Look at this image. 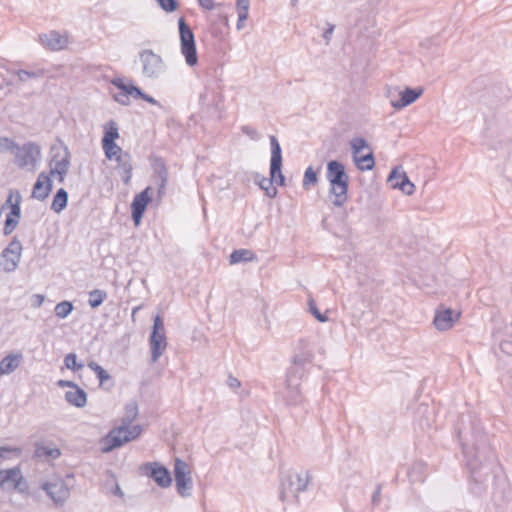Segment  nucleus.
Masks as SVG:
<instances>
[{"label":"nucleus","mask_w":512,"mask_h":512,"mask_svg":"<svg viewBox=\"0 0 512 512\" xmlns=\"http://www.w3.org/2000/svg\"><path fill=\"white\" fill-rule=\"evenodd\" d=\"M44 302V295L34 294L32 295V306L35 308L40 307Z\"/></svg>","instance_id":"obj_59"},{"label":"nucleus","mask_w":512,"mask_h":512,"mask_svg":"<svg viewBox=\"0 0 512 512\" xmlns=\"http://www.w3.org/2000/svg\"><path fill=\"white\" fill-rule=\"evenodd\" d=\"M270 148H271V158H270V169L269 174L270 178L265 177L264 175L254 172L253 180L256 185L259 186L261 190L265 192V195L269 198H275L277 196L278 190L273 186L275 183L278 186L285 185V177L282 173V149L280 143L276 136L270 135Z\"/></svg>","instance_id":"obj_2"},{"label":"nucleus","mask_w":512,"mask_h":512,"mask_svg":"<svg viewBox=\"0 0 512 512\" xmlns=\"http://www.w3.org/2000/svg\"><path fill=\"white\" fill-rule=\"evenodd\" d=\"M310 313L321 323H325L328 321V317L321 313L313 299H310L308 302Z\"/></svg>","instance_id":"obj_49"},{"label":"nucleus","mask_w":512,"mask_h":512,"mask_svg":"<svg viewBox=\"0 0 512 512\" xmlns=\"http://www.w3.org/2000/svg\"><path fill=\"white\" fill-rule=\"evenodd\" d=\"M211 33L215 37H219L229 29V20L225 14L210 15Z\"/></svg>","instance_id":"obj_26"},{"label":"nucleus","mask_w":512,"mask_h":512,"mask_svg":"<svg viewBox=\"0 0 512 512\" xmlns=\"http://www.w3.org/2000/svg\"><path fill=\"white\" fill-rule=\"evenodd\" d=\"M21 201L22 196L18 190L15 191V201L13 204H11L10 212L7 214V216L14 217L18 220L21 218Z\"/></svg>","instance_id":"obj_45"},{"label":"nucleus","mask_w":512,"mask_h":512,"mask_svg":"<svg viewBox=\"0 0 512 512\" xmlns=\"http://www.w3.org/2000/svg\"><path fill=\"white\" fill-rule=\"evenodd\" d=\"M146 475L152 478L161 488H167L172 483L169 470L157 462H149L144 465Z\"/></svg>","instance_id":"obj_15"},{"label":"nucleus","mask_w":512,"mask_h":512,"mask_svg":"<svg viewBox=\"0 0 512 512\" xmlns=\"http://www.w3.org/2000/svg\"><path fill=\"white\" fill-rule=\"evenodd\" d=\"M138 416V404L136 401L131 400L125 405V413L122 418L121 424L131 425V423Z\"/></svg>","instance_id":"obj_37"},{"label":"nucleus","mask_w":512,"mask_h":512,"mask_svg":"<svg viewBox=\"0 0 512 512\" xmlns=\"http://www.w3.org/2000/svg\"><path fill=\"white\" fill-rule=\"evenodd\" d=\"M427 475V464L416 461L407 470V476L411 483L423 482Z\"/></svg>","instance_id":"obj_28"},{"label":"nucleus","mask_w":512,"mask_h":512,"mask_svg":"<svg viewBox=\"0 0 512 512\" xmlns=\"http://www.w3.org/2000/svg\"><path fill=\"white\" fill-rule=\"evenodd\" d=\"M13 73L18 76V79L21 82H25L29 79H38L43 77L45 75V70L41 68L35 70L18 69L13 71Z\"/></svg>","instance_id":"obj_39"},{"label":"nucleus","mask_w":512,"mask_h":512,"mask_svg":"<svg viewBox=\"0 0 512 512\" xmlns=\"http://www.w3.org/2000/svg\"><path fill=\"white\" fill-rule=\"evenodd\" d=\"M22 249L20 240L14 236L0 254V269L6 273L14 272L21 260Z\"/></svg>","instance_id":"obj_9"},{"label":"nucleus","mask_w":512,"mask_h":512,"mask_svg":"<svg viewBox=\"0 0 512 512\" xmlns=\"http://www.w3.org/2000/svg\"><path fill=\"white\" fill-rule=\"evenodd\" d=\"M41 489L45 491L47 496L51 498L56 506H62L70 496V490L62 479H57L52 482H44L41 484Z\"/></svg>","instance_id":"obj_13"},{"label":"nucleus","mask_w":512,"mask_h":512,"mask_svg":"<svg viewBox=\"0 0 512 512\" xmlns=\"http://www.w3.org/2000/svg\"><path fill=\"white\" fill-rule=\"evenodd\" d=\"M454 434L462 448L466 465L475 482L472 490L480 493L482 484L496 467V456L488 436L477 415L472 411L461 413L455 424Z\"/></svg>","instance_id":"obj_1"},{"label":"nucleus","mask_w":512,"mask_h":512,"mask_svg":"<svg viewBox=\"0 0 512 512\" xmlns=\"http://www.w3.org/2000/svg\"><path fill=\"white\" fill-rule=\"evenodd\" d=\"M497 470H499V465L496 462V467L493 468V472L487 477V479L482 483L478 484L481 486L483 490L480 493H476V495H480L485 490V483L488 481L489 477H493V492H492V501L495 506L496 512H512V490L510 485L505 477H500L497 474ZM471 491L475 487V482L471 477Z\"/></svg>","instance_id":"obj_4"},{"label":"nucleus","mask_w":512,"mask_h":512,"mask_svg":"<svg viewBox=\"0 0 512 512\" xmlns=\"http://www.w3.org/2000/svg\"><path fill=\"white\" fill-rule=\"evenodd\" d=\"M107 298V292L101 289H94L89 292L88 303L91 308L99 307Z\"/></svg>","instance_id":"obj_40"},{"label":"nucleus","mask_w":512,"mask_h":512,"mask_svg":"<svg viewBox=\"0 0 512 512\" xmlns=\"http://www.w3.org/2000/svg\"><path fill=\"white\" fill-rule=\"evenodd\" d=\"M0 488L2 490L13 489L19 493L28 491V483L24 479L19 466L0 469Z\"/></svg>","instance_id":"obj_10"},{"label":"nucleus","mask_w":512,"mask_h":512,"mask_svg":"<svg viewBox=\"0 0 512 512\" xmlns=\"http://www.w3.org/2000/svg\"><path fill=\"white\" fill-rule=\"evenodd\" d=\"M155 171L158 177V192L159 194L165 188L168 180V171L164 161L161 158L155 160Z\"/></svg>","instance_id":"obj_36"},{"label":"nucleus","mask_w":512,"mask_h":512,"mask_svg":"<svg viewBox=\"0 0 512 512\" xmlns=\"http://www.w3.org/2000/svg\"><path fill=\"white\" fill-rule=\"evenodd\" d=\"M142 63V74L146 78L157 79L166 70L163 58L151 49H144L139 52Z\"/></svg>","instance_id":"obj_8"},{"label":"nucleus","mask_w":512,"mask_h":512,"mask_svg":"<svg viewBox=\"0 0 512 512\" xmlns=\"http://www.w3.org/2000/svg\"><path fill=\"white\" fill-rule=\"evenodd\" d=\"M117 162L116 169L119 171L121 179L124 184H129L132 178V157L129 152L120 154L119 157L114 159Z\"/></svg>","instance_id":"obj_22"},{"label":"nucleus","mask_w":512,"mask_h":512,"mask_svg":"<svg viewBox=\"0 0 512 512\" xmlns=\"http://www.w3.org/2000/svg\"><path fill=\"white\" fill-rule=\"evenodd\" d=\"M111 492H112L114 495H116V496H118V497H121V498L124 496V493H123V491H122L121 487L119 486V484H118L117 482H115L114 487H113V489L111 490Z\"/></svg>","instance_id":"obj_62"},{"label":"nucleus","mask_w":512,"mask_h":512,"mask_svg":"<svg viewBox=\"0 0 512 512\" xmlns=\"http://www.w3.org/2000/svg\"><path fill=\"white\" fill-rule=\"evenodd\" d=\"M351 150L354 156L360 153L363 149L368 148L367 141L362 137H355L350 142Z\"/></svg>","instance_id":"obj_46"},{"label":"nucleus","mask_w":512,"mask_h":512,"mask_svg":"<svg viewBox=\"0 0 512 512\" xmlns=\"http://www.w3.org/2000/svg\"><path fill=\"white\" fill-rule=\"evenodd\" d=\"M151 361L156 362L167 347L165 327L162 317L157 314L153 319V326L149 336Z\"/></svg>","instance_id":"obj_7"},{"label":"nucleus","mask_w":512,"mask_h":512,"mask_svg":"<svg viewBox=\"0 0 512 512\" xmlns=\"http://www.w3.org/2000/svg\"><path fill=\"white\" fill-rule=\"evenodd\" d=\"M454 321L453 310L447 308L436 312L433 323L437 330L446 331L453 326Z\"/></svg>","instance_id":"obj_25"},{"label":"nucleus","mask_w":512,"mask_h":512,"mask_svg":"<svg viewBox=\"0 0 512 512\" xmlns=\"http://www.w3.org/2000/svg\"><path fill=\"white\" fill-rule=\"evenodd\" d=\"M22 359L20 354H9L0 362V375L12 373L19 365Z\"/></svg>","instance_id":"obj_30"},{"label":"nucleus","mask_w":512,"mask_h":512,"mask_svg":"<svg viewBox=\"0 0 512 512\" xmlns=\"http://www.w3.org/2000/svg\"><path fill=\"white\" fill-rule=\"evenodd\" d=\"M238 15L240 20H246L248 18L250 1L249 0H237L236 3Z\"/></svg>","instance_id":"obj_51"},{"label":"nucleus","mask_w":512,"mask_h":512,"mask_svg":"<svg viewBox=\"0 0 512 512\" xmlns=\"http://www.w3.org/2000/svg\"><path fill=\"white\" fill-rule=\"evenodd\" d=\"M18 223H19L18 219L6 215V219H5L4 227H3V235L4 236L10 235L16 229Z\"/></svg>","instance_id":"obj_50"},{"label":"nucleus","mask_w":512,"mask_h":512,"mask_svg":"<svg viewBox=\"0 0 512 512\" xmlns=\"http://www.w3.org/2000/svg\"><path fill=\"white\" fill-rule=\"evenodd\" d=\"M142 100H144V101H146V102H148V103H150V104H152L154 106L162 108L161 103L158 100H156L154 97H152L151 95H149L147 93L145 94V96L143 97Z\"/></svg>","instance_id":"obj_61"},{"label":"nucleus","mask_w":512,"mask_h":512,"mask_svg":"<svg viewBox=\"0 0 512 512\" xmlns=\"http://www.w3.org/2000/svg\"><path fill=\"white\" fill-rule=\"evenodd\" d=\"M387 182L393 189H399L406 195H412L415 191V185L410 181L404 171L398 167L393 168L387 178Z\"/></svg>","instance_id":"obj_16"},{"label":"nucleus","mask_w":512,"mask_h":512,"mask_svg":"<svg viewBox=\"0 0 512 512\" xmlns=\"http://www.w3.org/2000/svg\"><path fill=\"white\" fill-rule=\"evenodd\" d=\"M72 390L65 393V400L75 407L81 408L86 405L87 394L80 386H69Z\"/></svg>","instance_id":"obj_27"},{"label":"nucleus","mask_w":512,"mask_h":512,"mask_svg":"<svg viewBox=\"0 0 512 512\" xmlns=\"http://www.w3.org/2000/svg\"><path fill=\"white\" fill-rule=\"evenodd\" d=\"M61 455V452L56 447L46 446L44 443H35L34 457L35 458H51L57 459Z\"/></svg>","instance_id":"obj_31"},{"label":"nucleus","mask_w":512,"mask_h":512,"mask_svg":"<svg viewBox=\"0 0 512 512\" xmlns=\"http://www.w3.org/2000/svg\"><path fill=\"white\" fill-rule=\"evenodd\" d=\"M381 491H382V484H377L371 498V504L373 507H376L381 502Z\"/></svg>","instance_id":"obj_55"},{"label":"nucleus","mask_w":512,"mask_h":512,"mask_svg":"<svg viewBox=\"0 0 512 512\" xmlns=\"http://www.w3.org/2000/svg\"><path fill=\"white\" fill-rule=\"evenodd\" d=\"M149 189L150 188L147 187L138 193L131 203V218L136 227L140 225L147 206L151 201L148 193Z\"/></svg>","instance_id":"obj_17"},{"label":"nucleus","mask_w":512,"mask_h":512,"mask_svg":"<svg viewBox=\"0 0 512 512\" xmlns=\"http://www.w3.org/2000/svg\"><path fill=\"white\" fill-rule=\"evenodd\" d=\"M356 166L361 171H369L374 168L375 160L372 151L361 157L354 156Z\"/></svg>","instance_id":"obj_38"},{"label":"nucleus","mask_w":512,"mask_h":512,"mask_svg":"<svg viewBox=\"0 0 512 512\" xmlns=\"http://www.w3.org/2000/svg\"><path fill=\"white\" fill-rule=\"evenodd\" d=\"M102 149L104 151L105 157L112 161L119 157L120 154H125L126 151H123L122 148L116 143H108L102 145Z\"/></svg>","instance_id":"obj_41"},{"label":"nucleus","mask_w":512,"mask_h":512,"mask_svg":"<svg viewBox=\"0 0 512 512\" xmlns=\"http://www.w3.org/2000/svg\"><path fill=\"white\" fill-rule=\"evenodd\" d=\"M17 150L15 155V164L19 168H25L27 166H34L37 158L40 156V147L34 142H28L23 144L20 148H15Z\"/></svg>","instance_id":"obj_14"},{"label":"nucleus","mask_w":512,"mask_h":512,"mask_svg":"<svg viewBox=\"0 0 512 512\" xmlns=\"http://www.w3.org/2000/svg\"><path fill=\"white\" fill-rule=\"evenodd\" d=\"M52 158L50 162H56L57 160H61V158H64V147L63 148H57L52 147Z\"/></svg>","instance_id":"obj_56"},{"label":"nucleus","mask_w":512,"mask_h":512,"mask_svg":"<svg viewBox=\"0 0 512 512\" xmlns=\"http://www.w3.org/2000/svg\"><path fill=\"white\" fill-rule=\"evenodd\" d=\"M86 369L96 374L100 384H103L104 381L110 379L109 373L94 361H91Z\"/></svg>","instance_id":"obj_43"},{"label":"nucleus","mask_w":512,"mask_h":512,"mask_svg":"<svg viewBox=\"0 0 512 512\" xmlns=\"http://www.w3.org/2000/svg\"><path fill=\"white\" fill-rule=\"evenodd\" d=\"M311 357L307 354L296 355L286 373L287 384H296L306 380L309 367L311 366Z\"/></svg>","instance_id":"obj_11"},{"label":"nucleus","mask_w":512,"mask_h":512,"mask_svg":"<svg viewBox=\"0 0 512 512\" xmlns=\"http://www.w3.org/2000/svg\"><path fill=\"white\" fill-rule=\"evenodd\" d=\"M129 94L124 91H121L117 94L113 95V100L123 106H128L130 104Z\"/></svg>","instance_id":"obj_53"},{"label":"nucleus","mask_w":512,"mask_h":512,"mask_svg":"<svg viewBox=\"0 0 512 512\" xmlns=\"http://www.w3.org/2000/svg\"><path fill=\"white\" fill-rule=\"evenodd\" d=\"M326 178L329 182V193L334 195L333 205L342 207L348 199L349 176L345 166L338 160L327 163Z\"/></svg>","instance_id":"obj_3"},{"label":"nucleus","mask_w":512,"mask_h":512,"mask_svg":"<svg viewBox=\"0 0 512 512\" xmlns=\"http://www.w3.org/2000/svg\"><path fill=\"white\" fill-rule=\"evenodd\" d=\"M68 192L64 188H59L54 194L51 210L55 213H61L68 204Z\"/></svg>","instance_id":"obj_33"},{"label":"nucleus","mask_w":512,"mask_h":512,"mask_svg":"<svg viewBox=\"0 0 512 512\" xmlns=\"http://www.w3.org/2000/svg\"><path fill=\"white\" fill-rule=\"evenodd\" d=\"M64 364L68 369L71 370H83L85 369L83 364L77 362V355L75 353H69L65 356Z\"/></svg>","instance_id":"obj_47"},{"label":"nucleus","mask_w":512,"mask_h":512,"mask_svg":"<svg viewBox=\"0 0 512 512\" xmlns=\"http://www.w3.org/2000/svg\"><path fill=\"white\" fill-rule=\"evenodd\" d=\"M178 30L180 38V51L188 66L193 67L198 63L195 35L184 17L178 19Z\"/></svg>","instance_id":"obj_6"},{"label":"nucleus","mask_w":512,"mask_h":512,"mask_svg":"<svg viewBox=\"0 0 512 512\" xmlns=\"http://www.w3.org/2000/svg\"><path fill=\"white\" fill-rule=\"evenodd\" d=\"M117 430H118V427L112 429L106 435V437L103 439V442H104V446L102 447L103 452L107 453V452H110V451L122 446V445H116L115 440H122L125 436H127V434L126 433L118 434V433H116Z\"/></svg>","instance_id":"obj_34"},{"label":"nucleus","mask_w":512,"mask_h":512,"mask_svg":"<svg viewBox=\"0 0 512 512\" xmlns=\"http://www.w3.org/2000/svg\"><path fill=\"white\" fill-rule=\"evenodd\" d=\"M53 188V182L50 178V175H47L45 172L39 173L36 182L34 183L32 190V197L43 201L45 200Z\"/></svg>","instance_id":"obj_18"},{"label":"nucleus","mask_w":512,"mask_h":512,"mask_svg":"<svg viewBox=\"0 0 512 512\" xmlns=\"http://www.w3.org/2000/svg\"><path fill=\"white\" fill-rule=\"evenodd\" d=\"M276 394L286 405H297L302 402L299 386H280Z\"/></svg>","instance_id":"obj_23"},{"label":"nucleus","mask_w":512,"mask_h":512,"mask_svg":"<svg viewBox=\"0 0 512 512\" xmlns=\"http://www.w3.org/2000/svg\"><path fill=\"white\" fill-rule=\"evenodd\" d=\"M334 29H335V26L333 24L328 23L327 24V28L324 30L323 38H324V40L326 41L327 44L331 40V37H332Z\"/></svg>","instance_id":"obj_58"},{"label":"nucleus","mask_w":512,"mask_h":512,"mask_svg":"<svg viewBox=\"0 0 512 512\" xmlns=\"http://www.w3.org/2000/svg\"><path fill=\"white\" fill-rule=\"evenodd\" d=\"M256 259V255L249 249H236L229 256V263L231 265L240 262H248Z\"/></svg>","instance_id":"obj_35"},{"label":"nucleus","mask_w":512,"mask_h":512,"mask_svg":"<svg viewBox=\"0 0 512 512\" xmlns=\"http://www.w3.org/2000/svg\"><path fill=\"white\" fill-rule=\"evenodd\" d=\"M317 182V171H315L312 166H309L304 172L302 186L304 189H309L310 186L315 185Z\"/></svg>","instance_id":"obj_44"},{"label":"nucleus","mask_w":512,"mask_h":512,"mask_svg":"<svg viewBox=\"0 0 512 512\" xmlns=\"http://www.w3.org/2000/svg\"><path fill=\"white\" fill-rule=\"evenodd\" d=\"M142 432V427L140 425H134L130 427V425H124L121 424V426L118 427V430L116 433H126L127 436H125L122 440H115L116 445H124L125 443H128L132 440H135L140 436Z\"/></svg>","instance_id":"obj_29"},{"label":"nucleus","mask_w":512,"mask_h":512,"mask_svg":"<svg viewBox=\"0 0 512 512\" xmlns=\"http://www.w3.org/2000/svg\"><path fill=\"white\" fill-rule=\"evenodd\" d=\"M70 167V152L66 146H64V158L57 160L56 162H50V171L47 175L50 178L56 176L60 183H63Z\"/></svg>","instance_id":"obj_19"},{"label":"nucleus","mask_w":512,"mask_h":512,"mask_svg":"<svg viewBox=\"0 0 512 512\" xmlns=\"http://www.w3.org/2000/svg\"><path fill=\"white\" fill-rule=\"evenodd\" d=\"M15 148H18V144L13 139L0 137V153L13 151Z\"/></svg>","instance_id":"obj_52"},{"label":"nucleus","mask_w":512,"mask_h":512,"mask_svg":"<svg viewBox=\"0 0 512 512\" xmlns=\"http://www.w3.org/2000/svg\"><path fill=\"white\" fill-rule=\"evenodd\" d=\"M174 477L177 492L183 496H189L192 489L191 471L188 464L182 459L176 458L174 463Z\"/></svg>","instance_id":"obj_12"},{"label":"nucleus","mask_w":512,"mask_h":512,"mask_svg":"<svg viewBox=\"0 0 512 512\" xmlns=\"http://www.w3.org/2000/svg\"><path fill=\"white\" fill-rule=\"evenodd\" d=\"M310 479L308 471H305L304 476L294 471L282 474L280 478L279 500L283 503H298V494L306 490Z\"/></svg>","instance_id":"obj_5"},{"label":"nucleus","mask_w":512,"mask_h":512,"mask_svg":"<svg viewBox=\"0 0 512 512\" xmlns=\"http://www.w3.org/2000/svg\"><path fill=\"white\" fill-rule=\"evenodd\" d=\"M245 20H240V15H238V21H237V29L241 30L243 28V22Z\"/></svg>","instance_id":"obj_64"},{"label":"nucleus","mask_w":512,"mask_h":512,"mask_svg":"<svg viewBox=\"0 0 512 512\" xmlns=\"http://www.w3.org/2000/svg\"><path fill=\"white\" fill-rule=\"evenodd\" d=\"M199 6L204 10H213L215 8L214 0H197Z\"/></svg>","instance_id":"obj_57"},{"label":"nucleus","mask_w":512,"mask_h":512,"mask_svg":"<svg viewBox=\"0 0 512 512\" xmlns=\"http://www.w3.org/2000/svg\"><path fill=\"white\" fill-rule=\"evenodd\" d=\"M73 304L70 301L64 300L56 304L54 312L56 317L64 319L73 311Z\"/></svg>","instance_id":"obj_42"},{"label":"nucleus","mask_w":512,"mask_h":512,"mask_svg":"<svg viewBox=\"0 0 512 512\" xmlns=\"http://www.w3.org/2000/svg\"><path fill=\"white\" fill-rule=\"evenodd\" d=\"M110 83L120 91L126 92L129 94V96L135 99H143L146 94L140 87L134 85L133 83L130 82L126 84L121 77H115L111 79Z\"/></svg>","instance_id":"obj_24"},{"label":"nucleus","mask_w":512,"mask_h":512,"mask_svg":"<svg viewBox=\"0 0 512 512\" xmlns=\"http://www.w3.org/2000/svg\"><path fill=\"white\" fill-rule=\"evenodd\" d=\"M39 40L42 45L52 51H59L67 45V39L60 35L58 31L52 30L48 33L40 34Z\"/></svg>","instance_id":"obj_20"},{"label":"nucleus","mask_w":512,"mask_h":512,"mask_svg":"<svg viewBox=\"0 0 512 512\" xmlns=\"http://www.w3.org/2000/svg\"><path fill=\"white\" fill-rule=\"evenodd\" d=\"M227 384H237V385H240L241 382L237 378H235L232 375H230L229 376V381H228Z\"/></svg>","instance_id":"obj_63"},{"label":"nucleus","mask_w":512,"mask_h":512,"mask_svg":"<svg viewBox=\"0 0 512 512\" xmlns=\"http://www.w3.org/2000/svg\"><path fill=\"white\" fill-rule=\"evenodd\" d=\"M423 94V88H410L406 87L400 92V98L396 101H392V106L399 110L414 103Z\"/></svg>","instance_id":"obj_21"},{"label":"nucleus","mask_w":512,"mask_h":512,"mask_svg":"<svg viewBox=\"0 0 512 512\" xmlns=\"http://www.w3.org/2000/svg\"><path fill=\"white\" fill-rule=\"evenodd\" d=\"M241 131L243 134L247 135L248 137H250L252 140H258L259 139V134L257 132V130L249 125H244L241 127Z\"/></svg>","instance_id":"obj_54"},{"label":"nucleus","mask_w":512,"mask_h":512,"mask_svg":"<svg viewBox=\"0 0 512 512\" xmlns=\"http://www.w3.org/2000/svg\"><path fill=\"white\" fill-rule=\"evenodd\" d=\"M119 128L115 120H109L104 126V135L101 140V144L113 143L119 138Z\"/></svg>","instance_id":"obj_32"},{"label":"nucleus","mask_w":512,"mask_h":512,"mask_svg":"<svg viewBox=\"0 0 512 512\" xmlns=\"http://www.w3.org/2000/svg\"><path fill=\"white\" fill-rule=\"evenodd\" d=\"M15 191L16 190H11L10 191L6 202L1 206V210H4L6 207L10 208L11 204L14 203V201H15Z\"/></svg>","instance_id":"obj_60"},{"label":"nucleus","mask_w":512,"mask_h":512,"mask_svg":"<svg viewBox=\"0 0 512 512\" xmlns=\"http://www.w3.org/2000/svg\"><path fill=\"white\" fill-rule=\"evenodd\" d=\"M156 2L166 13H172L179 7L177 0H156Z\"/></svg>","instance_id":"obj_48"}]
</instances>
